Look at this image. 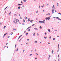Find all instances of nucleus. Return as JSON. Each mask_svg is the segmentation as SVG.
Wrapping results in <instances>:
<instances>
[{
  "instance_id": "1",
  "label": "nucleus",
  "mask_w": 61,
  "mask_h": 61,
  "mask_svg": "<svg viewBox=\"0 0 61 61\" xmlns=\"http://www.w3.org/2000/svg\"><path fill=\"white\" fill-rule=\"evenodd\" d=\"M16 19V23L17 24H19V20H17L16 19Z\"/></svg>"
},
{
  "instance_id": "2",
  "label": "nucleus",
  "mask_w": 61,
  "mask_h": 61,
  "mask_svg": "<svg viewBox=\"0 0 61 61\" xmlns=\"http://www.w3.org/2000/svg\"><path fill=\"white\" fill-rule=\"evenodd\" d=\"M7 34V33H6L4 34V35L3 37H5V36H6V34Z\"/></svg>"
},
{
  "instance_id": "3",
  "label": "nucleus",
  "mask_w": 61,
  "mask_h": 61,
  "mask_svg": "<svg viewBox=\"0 0 61 61\" xmlns=\"http://www.w3.org/2000/svg\"><path fill=\"white\" fill-rule=\"evenodd\" d=\"M13 23H15V24L16 23V22H15V20L13 21Z\"/></svg>"
},
{
  "instance_id": "4",
  "label": "nucleus",
  "mask_w": 61,
  "mask_h": 61,
  "mask_svg": "<svg viewBox=\"0 0 61 61\" xmlns=\"http://www.w3.org/2000/svg\"><path fill=\"white\" fill-rule=\"evenodd\" d=\"M5 27H6V26H5L3 28L4 29H5Z\"/></svg>"
},
{
  "instance_id": "5",
  "label": "nucleus",
  "mask_w": 61,
  "mask_h": 61,
  "mask_svg": "<svg viewBox=\"0 0 61 61\" xmlns=\"http://www.w3.org/2000/svg\"><path fill=\"white\" fill-rule=\"evenodd\" d=\"M50 17H48V20H49L50 19Z\"/></svg>"
},
{
  "instance_id": "6",
  "label": "nucleus",
  "mask_w": 61,
  "mask_h": 61,
  "mask_svg": "<svg viewBox=\"0 0 61 61\" xmlns=\"http://www.w3.org/2000/svg\"><path fill=\"white\" fill-rule=\"evenodd\" d=\"M22 35H21L19 37L18 39H19V38H20V37H21V36H22Z\"/></svg>"
},
{
  "instance_id": "7",
  "label": "nucleus",
  "mask_w": 61,
  "mask_h": 61,
  "mask_svg": "<svg viewBox=\"0 0 61 61\" xmlns=\"http://www.w3.org/2000/svg\"><path fill=\"white\" fill-rule=\"evenodd\" d=\"M22 5L21 4H18V5Z\"/></svg>"
},
{
  "instance_id": "8",
  "label": "nucleus",
  "mask_w": 61,
  "mask_h": 61,
  "mask_svg": "<svg viewBox=\"0 0 61 61\" xmlns=\"http://www.w3.org/2000/svg\"><path fill=\"white\" fill-rule=\"evenodd\" d=\"M33 36H35V33H34L33 34Z\"/></svg>"
},
{
  "instance_id": "9",
  "label": "nucleus",
  "mask_w": 61,
  "mask_h": 61,
  "mask_svg": "<svg viewBox=\"0 0 61 61\" xmlns=\"http://www.w3.org/2000/svg\"><path fill=\"white\" fill-rule=\"evenodd\" d=\"M24 2H26V0H24Z\"/></svg>"
},
{
  "instance_id": "10",
  "label": "nucleus",
  "mask_w": 61,
  "mask_h": 61,
  "mask_svg": "<svg viewBox=\"0 0 61 61\" xmlns=\"http://www.w3.org/2000/svg\"><path fill=\"white\" fill-rule=\"evenodd\" d=\"M30 22H31V23H32L33 20H30Z\"/></svg>"
},
{
  "instance_id": "11",
  "label": "nucleus",
  "mask_w": 61,
  "mask_h": 61,
  "mask_svg": "<svg viewBox=\"0 0 61 61\" xmlns=\"http://www.w3.org/2000/svg\"><path fill=\"white\" fill-rule=\"evenodd\" d=\"M34 29H35V30H37V28H35Z\"/></svg>"
},
{
  "instance_id": "12",
  "label": "nucleus",
  "mask_w": 61,
  "mask_h": 61,
  "mask_svg": "<svg viewBox=\"0 0 61 61\" xmlns=\"http://www.w3.org/2000/svg\"><path fill=\"white\" fill-rule=\"evenodd\" d=\"M52 13H53L54 12V10H52Z\"/></svg>"
},
{
  "instance_id": "13",
  "label": "nucleus",
  "mask_w": 61,
  "mask_h": 61,
  "mask_svg": "<svg viewBox=\"0 0 61 61\" xmlns=\"http://www.w3.org/2000/svg\"><path fill=\"white\" fill-rule=\"evenodd\" d=\"M46 20H47V19L48 20V18L47 17L46 18Z\"/></svg>"
},
{
  "instance_id": "14",
  "label": "nucleus",
  "mask_w": 61,
  "mask_h": 61,
  "mask_svg": "<svg viewBox=\"0 0 61 61\" xmlns=\"http://www.w3.org/2000/svg\"><path fill=\"white\" fill-rule=\"evenodd\" d=\"M13 30H16V29H15L14 28L13 29Z\"/></svg>"
},
{
  "instance_id": "15",
  "label": "nucleus",
  "mask_w": 61,
  "mask_h": 61,
  "mask_svg": "<svg viewBox=\"0 0 61 61\" xmlns=\"http://www.w3.org/2000/svg\"><path fill=\"white\" fill-rule=\"evenodd\" d=\"M41 23H45V22H44V21H42Z\"/></svg>"
},
{
  "instance_id": "16",
  "label": "nucleus",
  "mask_w": 61,
  "mask_h": 61,
  "mask_svg": "<svg viewBox=\"0 0 61 61\" xmlns=\"http://www.w3.org/2000/svg\"><path fill=\"white\" fill-rule=\"evenodd\" d=\"M18 9H20V7L19 6L18 7Z\"/></svg>"
},
{
  "instance_id": "17",
  "label": "nucleus",
  "mask_w": 61,
  "mask_h": 61,
  "mask_svg": "<svg viewBox=\"0 0 61 61\" xmlns=\"http://www.w3.org/2000/svg\"><path fill=\"white\" fill-rule=\"evenodd\" d=\"M7 8V6L6 8H5V9L4 10H5L6 9V8Z\"/></svg>"
},
{
  "instance_id": "18",
  "label": "nucleus",
  "mask_w": 61,
  "mask_h": 61,
  "mask_svg": "<svg viewBox=\"0 0 61 61\" xmlns=\"http://www.w3.org/2000/svg\"><path fill=\"white\" fill-rule=\"evenodd\" d=\"M48 31H49L50 32V30L49 29L48 30Z\"/></svg>"
},
{
  "instance_id": "19",
  "label": "nucleus",
  "mask_w": 61,
  "mask_h": 61,
  "mask_svg": "<svg viewBox=\"0 0 61 61\" xmlns=\"http://www.w3.org/2000/svg\"><path fill=\"white\" fill-rule=\"evenodd\" d=\"M59 15H61V13H58Z\"/></svg>"
},
{
  "instance_id": "20",
  "label": "nucleus",
  "mask_w": 61,
  "mask_h": 61,
  "mask_svg": "<svg viewBox=\"0 0 61 61\" xmlns=\"http://www.w3.org/2000/svg\"><path fill=\"white\" fill-rule=\"evenodd\" d=\"M35 25V24H34L32 25V26H34V25Z\"/></svg>"
},
{
  "instance_id": "21",
  "label": "nucleus",
  "mask_w": 61,
  "mask_h": 61,
  "mask_svg": "<svg viewBox=\"0 0 61 61\" xmlns=\"http://www.w3.org/2000/svg\"><path fill=\"white\" fill-rule=\"evenodd\" d=\"M53 39L54 40H55V38H53Z\"/></svg>"
},
{
  "instance_id": "22",
  "label": "nucleus",
  "mask_w": 61,
  "mask_h": 61,
  "mask_svg": "<svg viewBox=\"0 0 61 61\" xmlns=\"http://www.w3.org/2000/svg\"><path fill=\"white\" fill-rule=\"evenodd\" d=\"M40 28L41 29H42V27H41V26H40Z\"/></svg>"
},
{
  "instance_id": "23",
  "label": "nucleus",
  "mask_w": 61,
  "mask_h": 61,
  "mask_svg": "<svg viewBox=\"0 0 61 61\" xmlns=\"http://www.w3.org/2000/svg\"><path fill=\"white\" fill-rule=\"evenodd\" d=\"M32 54H31L30 55V56H32Z\"/></svg>"
},
{
  "instance_id": "24",
  "label": "nucleus",
  "mask_w": 61,
  "mask_h": 61,
  "mask_svg": "<svg viewBox=\"0 0 61 61\" xmlns=\"http://www.w3.org/2000/svg\"><path fill=\"white\" fill-rule=\"evenodd\" d=\"M39 23H42V21H40L38 22Z\"/></svg>"
},
{
  "instance_id": "25",
  "label": "nucleus",
  "mask_w": 61,
  "mask_h": 61,
  "mask_svg": "<svg viewBox=\"0 0 61 61\" xmlns=\"http://www.w3.org/2000/svg\"><path fill=\"white\" fill-rule=\"evenodd\" d=\"M23 22H25V20L24 19H23Z\"/></svg>"
},
{
  "instance_id": "26",
  "label": "nucleus",
  "mask_w": 61,
  "mask_h": 61,
  "mask_svg": "<svg viewBox=\"0 0 61 61\" xmlns=\"http://www.w3.org/2000/svg\"><path fill=\"white\" fill-rule=\"evenodd\" d=\"M16 44L15 46V47H16Z\"/></svg>"
},
{
  "instance_id": "27",
  "label": "nucleus",
  "mask_w": 61,
  "mask_h": 61,
  "mask_svg": "<svg viewBox=\"0 0 61 61\" xmlns=\"http://www.w3.org/2000/svg\"><path fill=\"white\" fill-rule=\"evenodd\" d=\"M58 20H61V19H60L59 18Z\"/></svg>"
},
{
  "instance_id": "28",
  "label": "nucleus",
  "mask_w": 61,
  "mask_h": 61,
  "mask_svg": "<svg viewBox=\"0 0 61 61\" xmlns=\"http://www.w3.org/2000/svg\"><path fill=\"white\" fill-rule=\"evenodd\" d=\"M44 38H45V39H46V38H47L46 37H44Z\"/></svg>"
},
{
  "instance_id": "29",
  "label": "nucleus",
  "mask_w": 61,
  "mask_h": 61,
  "mask_svg": "<svg viewBox=\"0 0 61 61\" xmlns=\"http://www.w3.org/2000/svg\"><path fill=\"white\" fill-rule=\"evenodd\" d=\"M54 7V6L53 5V6L52 8H53Z\"/></svg>"
},
{
  "instance_id": "30",
  "label": "nucleus",
  "mask_w": 61,
  "mask_h": 61,
  "mask_svg": "<svg viewBox=\"0 0 61 61\" xmlns=\"http://www.w3.org/2000/svg\"><path fill=\"white\" fill-rule=\"evenodd\" d=\"M29 29V27H28V28H27V29Z\"/></svg>"
},
{
  "instance_id": "31",
  "label": "nucleus",
  "mask_w": 61,
  "mask_h": 61,
  "mask_svg": "<svg viewBox=\"0 0 61 61\" xmlns=\"http://www.w3.org/2000/svg\"><path fill=\"white\" fill-rule=\"evenodd\" d=\"M18 48L16 50V51H18Z\"/></svg>"
},
{
  "instance_id": "32",
  "label": "nucleus",
  "mask_w": 61,
  "mask_h": 61,
  "mask_svg": "<svg viewBox=\"0 0 61 61\" xmlns=\"http://www.w3.org/2000/svg\"><path fill=\"white\" fill-rule=\"evenodd\" d=\"M56 19H59V18H58V17H57Z\"/></svg>"
},
{
  "instance_id": "33",
  "label": "nucleus",
  "mask_w": 61,
  "mask_h": 61,
  "mask_svg": "<svg viewBox=\"0 0 61 61\" xmlns=\"http://www.w3.org/2000/svg\"><path fill=\"white\" fill-rule=\"evenodd\" d=\"M48 15H50V13H48Z\"/></svg>"
},
{
  "instance_id": "34",
  "label": "nucleus",
  "mask_w": 61,
  "mask_h": 61,
  "mask_svg": "<svg viewBox=\"0 0 61 61\" xmlns=\"http://www.w3.org/2000/svg\"><path fill=\"white\" fill-rule=\"evenodd\" d=\"M0 25H2V23L1 22L0 23Z\"/></svg>"
},
{
  "instance_id": "35",
  "label": "nucleus",
  "mask_w": 61,
  "mask_h": 61,
  "mask_svg": "<svg viewBox=\"0 0 61 61\" xmlns=\"http://www.w3.org/2000/svg\"><path fill=\"white\" fill-rule=\"evenodd\" d=\"M11 12H10L9 13V15H10V14H11Z\"/></svg>"
},
{
  "instance_id": "36",
  "label": "nucleus",
  "mask_w": 61,
  "mask_h": 61,
  "mask_svg": "<svg viewBox=\"0 0 61 61\" xmlns=\"http://www.w3.org/2000/svg\"><path fill=\"white\" fill-rule=\"evenodd\" d=\"M13 34V32H12L11 33V35H12Z\"/></svg>"
},
{
  "instance_id": "37",
  "label": "nucleus",
  "mask_w": 61,
  "mask_h": 61,
  "mask_svg": "<svg viewBox=\"0 0 61 61\" xmlns=\"http://www.w3.org/2000/svg\"><path fill=\"white\" fill-rule=\"evenodd\" d=\"M26 35H27L28 34V33H26Z\"/></svg>"
},
{
  "instance_id": "38",
  "label": "nucleus",
  "mask_w": 61,
  "mask_h": 61,
  "mask_svg": "<svg viewBox=\"0 0 61 61\" xmlns=\"http://www.w3.org/2000/svg\"><path fill=\"white\" fill-rule=\"evenodd\" d=\"M35 52H36V50H35Z\"/></svg>"
},
{
  "instance_id": "39",
  "label": "nucleus",
  "mask_w": 61,
  "mask_h": 61,
  "mask_svg": "<svg viewBox=\"0 0 61 61\" xmlns=\"http://www.w3.org/2000/svg\"><path fill=\"white\" fill-rule=\"evenodd\" d=\"M58 61H59V59H58Z\"/></svg>"
},
{
  "instance_id": "40",
  "label": "nucleus",
  "mask_w": 61,
  "mask_h": 61,
  "mask_svg": "<svg viewBox=\"0 0 61 61\" xmlns=\"http://www.w3.org/2000/svg\"><path fill=\"white\" fill-rule=\"evenodd\" d=\"M8 38H9V37H10V36H8Z\"/></svg>"
},
{
  "instance_id": "41",
  "label": "nucleus",
  "mask_w": 61,
  "mask_h": 61,
  "mask_svg": "<svg viewBox=\"0 0 61 61\" xmlns=\"http://www.w3.org/2000/svg\"><path fill=\"white\" fill-rule=\"evenodd\" d=\"M57 37H59V36H57Z\"/></svg>"
},
{
  "instance_id": "42",
  "label": "nucleus",
  "mask_w": 61,
  "mask_h": 61,
  "mask_svg": "<svg viewBox=\"0 0 61 61\" xmlns=\"http://www.w3.org/2000/svg\"><path fill=\"white\" fill-rule=\"evenodd\" d=\"M59 55H58V57H59Z\"/></svg>"
},
{
  "instance_id": "43",
  "label": "nucleus",
  "mask_w": 61,
  "mask_h": 61,
  "mask_svg": "<svg viewBox=\"0 0 61 61\" xmlns=\"http://www.w3.org/2000/svg\"><path fill=\"white\" fill-rule=\"evenodd\" d=\"M50 56H49V58L50 57Z\"/></svg>"
},
{
  "instance_id": "44",
  "label": "nucleus",
  "mask_w": 61,
  "mask_h": 61,
  "mask_svg": "<svg viewBox=\"0 0 61 61\" xmlns=\"http://www.w3.org/2000/svg\"><path fill=\"white\" fill-rule=\"evenodd\" d=\"M42 7H44V5H43L42 6H41Z\"/></svg>"
},
{
  "instance_id": "45",
  "label": "nucleus",
  "mask_w": 61,
  "mask_h": 61,
  "mask_svg": "<svg viewBox=\"0 0 61 61\" xmlns=\"http://www.w3.org/2000/svg\"><path fill=\"white\" fill-rule=\"evenodd\" d=\"M50 44V43L48 42V44Z\"/></svg>"
},
{
  "instance_id": "46",
  "label": "nucleus",
  "mask_w": 61,
  "mask_h": 61,
  "mask_svg": "<svg viewBox=\"0 0 61 61\" xmlns=\"http://www.w3.org/2000/svg\"><path fill=\"white\" fill-rule=\"evenodd\" d=\"M25 18H26V19H27V17H26V18L25 17Z\"/></svg>"
},
{
  "instance_id": "47",
  "label": "nucleus",
  "mask_w": 61,
  "mask_h": 61,
  "mask_svg": "<svg viewBox=\"0 0 61 61\" xmlns=\"http://www.w3.org/2000/svg\"><path fill=\"white\" fill-rule=\"evenodd\" d=\"M45 35H46V33L45 32Z\"/></svg>"
},
{
  "instance_id": "48",
  "label": "nucleus",
  "mask_w": 61,
  "mask_h": 61,
  "mask_svg": "<svg viewBox=\"0 0 61 61\" xmlns=\"http://www.w3.org/2000/svg\"><path fill=\"white\" fill-rule=\"evenodd\" d=\"M28 30L29 31H30V29H29Z\"/></svg>"
},
{
  "instance_id": "49",
  "label": "nucleus",
  "mask_w": 61,
  "mask_h": 61,
  "mask_svg": "<svg viewBox=\"0 0 61 61\" xmlns=\"http://www.w3.org/2000/svg\"><path fill=\"white\" fill-rule=\"evenodd\" d=\"M51 38V37L50 36V38H50H50Z\"/></svg>"
},
{
  "instance_id": "50",
  "label": "nucleus",
  "mask_w": 61,
  "mask_h": 61,
  "mask_svg": "<svg viewBox=\"0 0 61 61\" xmlns=\"http://www.w3.org/2000/svg\"><path fill=\"white\" fill-rule=\"evenodd\" d=\"M35 59H37V58H35Z\"/></svg>"
},
{
  "instance_id": "51",
  "label": "nucleus",
  "mask_w": 61,
  "mask_h": 61,
  "mask_svg": "<svg viewBox=\"0 0 61 61\" xmlns=\"http://www.w3.org/2000/svg\"><path fill=\"white\" fill-rule=\"evenodd\" d=\"M29 21V19H28V21Z\"/></svg>"
},
{
  "instance_id": "52",
  "label": "nucleus",
  "mask_w": 61,
  "mask_h": 61,
  "mask_svg": "<svg viewBox=\"0 0 61 61\" xmlns=\"http://www.w3.org/2000/svg\"><path fill=\"white\" fill-rule=\"evenodd\" d=\"M57 6H58V3H57Z\"/></svg>"
},
{
  "instance_id": "53",
  "label": "nucleus",
  "mask_w": 61,
  "mask_h": 61,
  "mask_svg": "<svg viewBox=\"0 0 61 61\" xmlns=\"http://www.w3.org/2000/svg\"><path fill=\"white\" fill-rule=\"evenodd\" d=\"M27 40H28V41H29V39H27Z\"/></svg>"
},
{
  "instance_id": "54",
  "label": "nucleus",
  "mask_w": 61,
  "mask_h": 61,
  "mask_svg": "<svg viewBox=\"0 0 61 61\" xmlns=\"http://www.w3.org/2000/svg\"><path fill=\"white\" fill-rule=\"evenodd\" d=\"M37 41H35V43H37Z\"/></svg>"
},
{
  "instance_id": "55",
  "label": "nucleus",
  "mask_w": 61,
  "mask_h": 61,
  "mask_svg": "<svg viewBox=\"0 0 61 61\" xmlns=\"http://www.w3.org/2000/svg\"><path fill=\"white\" fill-rule=\"evenodd\" d=\"M21 4H23V2H22V1H21Z\"/></svg>"
},
{
  "instance_id": "56",
  "label": "nucleus",
  "mask_w": 61,
  "mask_h": 61,
  "mask_svg": "<svg viewBox=\"0 0 61 61\" xmlns=\"http://www.w3.org/2000/svg\"><path fill=\"white\" fill-rule=\"evenodd\" d=\"M29 28H31V26H30L29 27Z\"/></svg>"
},
{
  "instance_id": "57",
  "label": "nucleus",
  "mask_w": 61,
  "mask_h": 61,
  "mask_svg": "<svg viewBox=\"0 0 61 61\" xmlns=\"http://www.w3.org/2000/svg\"><path fill=\"white\" fill-rule=\"evenodd\" d=\"M37 35H38H38H39V34H38V33H37Z\"/></svg>"
},
{
  "instance_id": "58",
  "label": "nucleus",
  "mask_w": 61,
  "mask_h": 61,
  "mask_svg": "<svg viewBox=\"0 0 61 61\" xmlns=\"http://www.w3.org/2000/svg\"><path fill=\"white\" fill-rule=\"evenodd\" d=\"M48 14H47L46 15H48Z\"/></svg>"
},
{
  "instance_id": "59",
  "label": "nucleus",
  "mask_w": 61,
  "mask_h": 61,
  "mask_svg": "<svg viewBox=\"0 0 61 61\" xmlns=\"http://www.w3.org/2000/svg\"><path fill=\"white\" fill-rule=\"evenodd\" d=\"M25 33V31L24 32V33Z\"/></svg>"
},
{
  "instance_id": "60",
  "label": "nucleus",
  "mask_w": 61,
  "mask_h": 61,
  "mask_svg": "<svg viewBox=\"0 0 61 61\" xmlns=\"http://www.w3.org/2000/svg\"><path fill=\"white\" fill-rule=\"evenodd\" d=\"M38 12V11H36V13H37Z\"/></svg>"
},
{
  "instance_id": "61",
  "label": "nucleus",
  "mask_w": 61,
  "mask_h": 61,
  "mask_svg": "<svg viewBox=\"0 0 61 61\" xmlns=\"http://www.w3.org/2000/svg\"><path fill=\"white\" fill-rule=\"evenodd\" d=\"M56 18V17H53V18Z\"/></svg>"
},
{
  "instance_id": "62",
  "label": "nucleus",
  "mask_w": 61,
  "mask_h": 61,
  "mask_svg": "<svg viewBox=\"0 0 61 61\" xmlns=\"http://www.w3.org/2000/svg\"><path fill=\"white\" fill-rule=\"evenodd\" d=\"M7 44H8V43L6 44V45H7Z\"/></svg>"
},
{
  "instance_id": "63",
  "label": "nucleus",
  "mask_w": 61,
  "mask_h": 61,
  "mask_svg": "<svg viewBox=\"0 0 61 61\" xmlns=\"http://www.w3.org/2000/svg\"><path fill=\"white\" fill-rule=\"evenodd\" d=\"M43 21H44V22H45V20H43Z\"/></svg>"
},
{
  "instance_id": "64",
  "label": "nucleus",
  "mask_w": 61,
  "mask_h": 61,
  "mask_svg": "<svg viewBox=\"0 0 61 61\" xmlns=\"http://www.w3.org/2000/svg\"><path fill=\"white\" fill-rule=\"evenodd\" d=\"M36 55H38L37 54V53H36Z\"/></svg>"
}]
</instances>
